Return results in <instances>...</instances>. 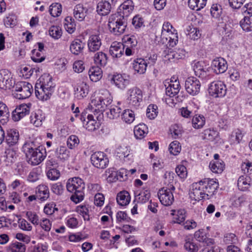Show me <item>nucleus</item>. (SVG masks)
I'll use <instances>...</instances> for the list:
<instances>
[{"instance_id":"obj_58","label":"nucleus","mask_w":252,"mask_h":252,"mask_svg":"<svg viewBox=\"0 0 252 252\" xmlns=\"http://www.w3.org/2000/svg\"><path fill=\"white\" fill-rule=\"evenodd\" d=\"M48 178L51 180L55 181L58 180L60 177V172L56 168H52L48 170L46 172Z\"/></svg>"},{"instance_id":"obj_50","label":"nucleus","mask_w":252,"mask_h":252,"mask_svg":"<svg viewBox=\"0 0 252 252\" xmlns=\"http://www.w3.org/2000/svg\"><path fill=\"white\" fill-rule=\"evenodd\" d=\"M134 9V6L133 5V2L131 0H128L125 1L120 6V10H123V15L126 16L127 18V16L130 13H131Z\"/></svg>"},{"instance_id":"obj_62","label":"nucleus","mask_w":252,"mask_h":252,"mask_svg":"<svg viewBox=\"0 0 252 252\" xmlns=\"http://www.w3.org/2000/svg\"><path fill=\"white\" fill-rule=\"evenodd\" d=\"M121 109L118 106H115L109 110V112H107L108 117L111 119L118 118L120 116Z\"/></svg>"},{"instance_id":"obj_39","label":"nucleus","mask_w":252,"mask_h":252,"mask_svg":"<svg viewBox=\"0 0 252 252\" xmlns=\"http://www.w3.org/2000/svg\"><path fill=\"white\" fill-rule=\"evenodd\" d=\"M150 197V192L148 190H143L139 192L135 193V199L139 203L146 202Z\"/></svg>"},{"instance_id":"obj_10","label":"nucleus","mask_w":252,"mask_h":252,"mask_svg":"<svg viewBox=\"0 0 252 252\" xmlns=\"http://www.w3.org/2000/svg\"><path fill=\"white\" fill-rule=\"evenodd\" d=\"M185 86L188 93L192 95H195L200 92L201 84L196 78L189 77L186 79Z\"/></svg>"},{"instance_id":"obj_36","label":"nucleus","mask_w":252,"mask_h":252,"mask_svg":"<svg viewBox=\"0 0 252 252\" xmlns=\"http://www.w3.org/2000/svg\"><path fill=\"white\" fill-rule=\"evenodd\" d=\"M148 131V128L144 124H139L136 126L134 129L135 137L139 139H141L147 135Z\"/></svg>"},{"instance_id":"obj_30","label":"nucleus","mask_w":252,"mask_h":252,"mask_svg":"<svg viewBox=\"0 0 252 252\" xmlns=\"http://www.w3.org/2000/svg\"><path fill=\"white\" fill-rule=\"evenodd\" d=\"M37 197L41 200H45L49 197V190L47 186L45 185H40L36 190Z\"/></svg>"},{"instance_id":"obj_1","label":"nucleus","mask_w":252,"mask_h":252,"mask_svg":"<svg viewBox=\"0 0 252 252\" xmlns=\"http://www.w3.org/2000/svg\"><path fill=\"white\" fill-rule=\"evenodd\" d=\"M22 151L26 154L28 162L32 165L40 164L47 155L46 150L43 146L36 147L32 141L26 142L23 146Z\"/></svg>"},{"instance_id":"obj_61","label":"nucleus","mask_w":252,"mask_h":252,"mask_svg":"<svg viewBox=\"0 0 252 252\" xmlns=\"http://www.w3.org/2000/svg\"><path fill=\"white\" fill-rule=\"evenodd\" d=\"M26 216L33 225H37L39 224V217L35 212L28 211L26 212Z\"/></svg>"},{"instance_id":"obj_12","label":"nucleus","mask_w":252,"mask_h":252,"mask_svg":"<svg viewBox=\"0 0 252 252\" xmlns=\"http://www.w3.org/2000/svg\"><path fill=\"white\" fill-rule=\"evenodd\" d=\"M204 189H203L200 182L194 183L192 185V189L189 192L190 197L195 201L201 199H207L205 197Z\"/></svg>"},{"instance_id":"obj_17","label":"nucleus","mask_w":252,"mask_h":252,"mask_svg":"<svg viewBox=\"0 0 252 252\" xmlns=\"http://www.w3.org/2000/svg\"><path fill=\"white\" fill-rule=\"evenodd\" d=\"M211 66L217 74L224 73L227 69L226 61L222 58H216L213 60Z\"/></svg>"},{"instance_id":"obj_6","label":"nucleus","mask_w":252,"mask_h":252,"mask_svg":"<svg viewBox=\"0 0 252 252\" xmlns=\"http://www.w3.org/2000/svg\"><path fill=\"white\" fill-rule=\"evenodd\" d=\"M91 160L94 167L99 169L105 168L109 163L107 155L102 152H96L93 154L91 157Z\"/></svg>"},{"instance_id":"obj_56","label":"nucleus","mask_w":252,"mask_h":252,"mask_svg":"<svg viewBox=\"0 0 252 252\" xmlns=\"http://www.w3.org/2000/svg\"><path fill=\"white\" fill-rule=\"evenodd\" d=\"M158 106L156 105L150 104L147 109L146 115L151 120L154 119L158 115Z\"/></svg>"},{"instance_id":"obj_5","label":"nucleus","mask_w":252,"mask_h":252,"mask_svg":"<svg viewBox=\"0 0 252 252\" xmlns=\"http://www.w3.org/2000/svg\"><path fill=\"white\" fill-rule=\"evenodd\" d=\"M126 95V100L129 106H138L143 99L142 91L136 87L129 89L127 91Z\"/></svg>"},{"instance_id":"obj_52","label":"nucleus","mask_w":252,"mask_h":252,"mask_svg":"<svg viewBox=\"0 0 252 252\" xmlns=\"http://www.w3.org/2000/svg\"><path fill=\"white\" fill-rule=\"evenodd\" d=\"M224 165L222 162L218 160L212 161L209 164V167L211 170L215 173H221L224 169Z\"/></svg>"},{"instance_id":"obj_45","label":"nucleus","mask_w":252,"mask_h":252,"mask_svg":"<svg viewBox=\"0 0 252 252\" xmlns=\"http://www.w3.org/2000/svg\"><path fill=\"white\" fill-rule=\"evenodd\" d=\"M55 153L56 157L61 160H65L69 157L70 152L65 146H60L58 147Z\"/></svg>"},{"instance_id":"obj_13","label":"nucleus","mask_w":252,"mask_h":252,"mask_svg":"<svg viewBox=\"0 0 252 252\" xmlns=\"http://www.w3.org/2000/svg\"><path fill=\"white\" fill-rule=\"evenodd\" d=\"M89 93V86L84 81L79 80L74 86V95L78 99L87 96Z\"/></svg>"},{"instance_id":"obj_41","label":"nucleus","mask_w":252,"mask_h":252,"mask_svg":"<svg viewBox=\"0 0 252 252\" xmlns=\"http://www.w3.org/2000/svg\"><path fill=\"white\" fill-rule=\"evenodd\" d=\"M242 131L239 129L234 130L229 137L230 144H237L240 143L243 137Z\"/></svg>"},{"instance_id":"obj_48","label":"nucleus","mask_w":252,"mask_h":252,"mask_svg":"<svg viewBox=\"0 0 252 252\" xmlns=\"http://www.w3.org/2000/svg\"><path fill=\"white\" fill-rule=\"evenodd\" d=\"M121 118L126 123L131 124L135 119L134 112L130 109H126L122 113Z\"/></svg>"},{"instance_id":"obj_35","label":"nucleus","mask_w":252,"mask_h":252,"mask_svg":"<svg viewBox=\"0 0 252 252\" xmlns=\"http://www.w3.org/2000/svg\"><path fill=\"white\" fill-rule=\"evenodd\" d=\"M101 100V107L102 111H104L105 108L110 105L112 101V98L109 92L106 90H102L100 92Z\"/></svg>"},{"instance_id":"obj_7","label":"nucleus","mask_w":252,"mask_h":252,"mask_svg":"<svg viewBox=\"0 0 252 252\" xmlns=\"http://www.w3.org/2000/svg\"><path fill=\"white\" fill-rule=\"evenodd\" d=\"M15 80L11 72L7 69L0 70V88L3 90L11 89L15 84Z\"/></svg>"},{"instance_id":"obj_8","label":"nucleus","mask_w":252,"mask_h":252,"mask_svg":"<svg viewBox=\"0 0 252 252\" xmlns=\"http://www.w3.org/2000/svg\"><path fill=\"white\" fill-rule=\"evenodd\" d=\"M200 182L203 189H204L205 197H207V199H209L218 188V182L213 179H205Z\"/></svg>"},{"instance_id":"obj_11","label":"nucleus","mask_w":252,"mask_h":252,"mask_svg":"<svg viewBox=\"0 0 252 252\" xmlns=\"http://www.w3.org/2000/svg\"><path fill=\"white\" fill-rule=\"evenodd\" d=\"M31 106L32 104L29 103L22 104L17 107L12 113L13 120L15 122L19 121L26 115H29Z\"/></svg>"},{"instance_id":"obj_46","label":"nucleus","mask_w":252,"mask_h":252,"mask_svg":"<svg viewBox=\"0 0 252 252\" xmlns=\"http://www.w3.org/2000/svg\"><path fill=\"white\" fill-rule=\"evenodd\" d=\"M207 0H189L188 5L190 9L198 11L206 5Z\"/></svg>"},{"instance_id":"obj_26","label":"nucleus","mask_w":252,"mask_h":252,"mask_svg":"<svg viewBox=\"0 0 252 252\" xmlns=\"http://www.w3.org/2000/svg\"><path fill=\"white\" fill-rule=\"evenodd\" d=\"M124 47L120 43L113 42L110 47V53L114 58H120L124 52Z\"/></svg>"},{"instance_id":"obj_21","label":"nucleus","mask_w":252,"mask_h":252,"mask_svg":"<svg viewBox=\"0 0 252 252\" xmlns=\"http://www.w3.org/2000/svg\"><path fill=\"white\" fill-rule=\"evenodd\" d=\"M88 10V8L83 4H77L73 9L74 17L79 21H83L87 16Z\"/></svg>"},{"instance_id":"obj_25","label":"nucleus","mask_w":252,"mask_h":252,"mask_svg":"<svg viewBox=\"0 0 252 252\" xmlns=\"http://www.w3.org/2000/svg\"><path fill=\"white\" fill-rule=\"evenodd\" d=\"M84 46L85 44L81 40L75 39L70 45V51L73 54L78 55L83 51Z\"/></svg>"},{"instance_id":"obj_2","label":"nucleus","mask_w":252,"mask_h":252,"mask_svg":"<svg viewBox=\"0 0 252 252\" xmlns=\"http://www.w3.org/2000/svg\"><path fill=\"white\" fill-rule=\"evenodd\" d=\"M85 187L83 181L80 178L74 177L68 180L66 187L69 192L73 193L70 198L72 201L78 203L83 200Z\"/></svg>"},{"instance_id":"obj_32","label":"nucleus","mask_w":252,"mask_h":252,"mask_svg":"<svg viewBox=\"0 0 252 252\" xmlns=\"http://www.w3.org/2000/svg\"><path fill=\"white\" fill-rule=\"evenodd\" d=\"M108 57L107 55L102 52H97L94 56V61L97 66H104L107 63Z\"/></svg>"},{"instance_id":"obj_54","label":"nucleus","mask_w":252,"mask_h":252,"mask_svg":"<svg viewBox=\"0 0 252 252\" xmlns=\"http://www.w3.org/2000/svg\"><path fill=\"white\" fill-rule=\"evenodd\" d=\"M173 30L175 29H174L169 22H165L162 26L161 33V38L165 39L166 41L168 40V37H167V35L172 32Z\"/></svg>"},{"instance_id":"obj_4","label":"nucleus","mask_w":252,"mask_h":252,"mask_svg":"<svg viewBox=\"0 0 252 252\" xmlns=\"http://www.w3.org/2000/svg\"><path fill=\"white\" fill-rule=\"evenodd\" d=\"M12 88L14 89L16 92L15 96L19 99L28 98L33 92L32 85L25 81L15 83L14 86Z\"/></svg>"},{"instance_id":"obj_31","label":"nucleus","mask_w":252,"mask_h":252,"mask_svg":"<svg viewBox=\"0 0 252 252\" xmlns=\"http://www.w3.org/2000/svg\"><path fill=\"white\" fill-rule=\"evenodd\" d=\"M10 114L8 108L5 104L0 101V123L4 125L9 120Z\"/></svg>"},{"instance_id":"obj_24","label":"nucleus","mask_w":252,"mask_h":252,"mask_svg":"<svg viewBox=\"0 0 252 252\" xmlns=\"http://www.w3.org/2000/svg\"><path fill=\"white\" fill-rule=\"evenodd\" d=\"M45 118V115L42 111L38 109L32 113L30 117L31 122L35 126H39L42 125Z\"/></svg>"},{"instance_id":"obj_55","label":"nucleus","mask_w":252,"mask_h":252,"mask_svg":"<svg viewBox=\"0 0 252 252\" xmlns=\"http://www.w3.org/2000/svg\"><path fill=\"white\" fill-rule=\"evenodd\" d=\"M49 35L55 39H58L62 35V31L59 26H53L49 30Z\"/></svg>"},{"instance_id":"obj_15","label":"nucleus","mask_w":252,"mask_h":252,"mask_svg":"<svg viewBox=\"0 0 252 252\" xmlns=\"http://www.w3.org/2000/svg\"><path fill=\"white\" fill-rule=\"evenodd\" d=\"M117 0H101L97 5L96 11L98 14L102 16L108 15L111 11L112 6Z\"/></svg>"},{"instance_id":"obj_29","label":"nucleus","mask_w":252,"mask_h":252,"mask_svg":"<svg viewBox=\"0 0 252 252\" xmlns=\"http://www.w3.org/2000/svg\"><path fill=\"white\" fill-rule=\"evenodd\" d=\"M251 186V178L247 175L239 177L237 182L238 189L243 191L248 189Z\"/></svg>"},{"instance_id":"obj_37","label":"nucleus","mask_w":252,"mask_h":252,"mask_svg":"<svg viewBox=\"0 0 252 252\" xmlns=\"http://www.w3.org/2000/svg\"><path fill=\"white\" fill-rule=\"evenodd\" d=\"M137 43V42L134 37H128L126 41L127 45L125 46H126L125 50V54L126 56H129L134 53L135 50L133 47L136 45Z\"/></svg>"},{"instance_id":"obj_9","label":"nucleus","mask_w":252,"mask_h":252,"mask_svg":"<svg viewBox=\"0 0 252 252\" xmlns=\"http://www.w3.org/2000/svg\"><path fill=\"white\" fill-rule=\"evenodd\" d=\"M209 93L214 97L224 96L226 93L225 84L221 81H216L211 83L209 88Z\"/></svg>"},{"instance_id":"obj_14","label":"nucleus","mask_w":252,"mask_h":252,"mask_svg":"<svg viewBox=\"0 0 252 252\" xmlns=\"http://www.w3.org/2000/svg\"><path fill=\"white\" fill-rule=\"evenodd\" d=\"M158 196L161 203L164 206L171 205L174 200L172 192L165 189V187L159 190Z\"/></svg>"},{"instance_id":"obj_20","label":"nucleus","mask_w":252,"mask_h":252,"mask_svg":"<svg viewBox=\"0 0 252 252\" xmlns=\"http://www.w3.org/2000/svg\"><path fill=\"white\" fill-rule=\"evenodd\" d=\"M112 81L115 85L119 89L124 90L129 84V80L126 75H114Z\"/></svg>"},{"instance_id":"obj_53","label":"nucleus","mask_w":252,"mask_h":252,"mask_svg":"<svg viewBox=\"0 0 252 252\" xmlns=\"http://www.w3.org/2000/svg\"><path fill=\"white\" fill-rule=\"evenodd\" d=\"M49 11L52 16L57 17L59 16L62 11V6L60 3H52L49 7Z\"/></svg>"},{"instance_id":"obj_57","label":"nucleus","mask_w":252,"mask_h":252,"mask_svg":"<svg viewBox=\"0 0 252 252\" xmlns=\"http://www.w3.org/2000/svg\"><path fill=\"white\" fill-rule=\"evenodd\" d=\"M181 146L178 141L171 142L169 146V151L173 155H177L181 151Z\"/></svg>"},{"instance_id":"obj_51","label":"nucleus","mask_w":252,"mask_h":252,"mask_svg":"<svg viewBox=\"0 0 252 252\" xmlns=\"http://www.w3.org/2000/svg\"><path fill=\"white\" fill-rule=\"evenodd\" d=\"M242 29L246 32L252 31V19L250 16H245L240 22Z\"/></svg>"},{"instance_id":"obj_23","label":"nucleus","mask_w":252,"mask_h":252,"mask_svg":"<svg viewBox=\"0 0 252 252\" xmlns=\"http://www.w3.org/2000/svg\"><path fill=\"white\" fill-rule=\"evenodd\" d=\"M53 93L47 91L44 87L39 84H36L35 86V94L36 97L41 100L48 99Z\"/></svg>"},{"instance_id":"obj_19","label":"nucleus","mask_w":252,"mask_h":252,"mask_svg":"<svg viewBox=\"0 0 252 252\" xmlns=\"http://www.w3.org/2000/svg\"><path fill=\"white\" fill-rule=\"evenodd\" d=\"M203 64V63L201 62H198L195 63L193 65L194 73L196 76L202 79H209L211 78L209 71L207 68L204 67Z\"/></svg>"},{"instance_id":"obj_47","label":"nucleus","mask_w":252,"mask_h":252,"mask_svg":"<svg viewBox=\"0 0 252 252\" xmlns=\"http://www.w3.org/2000/svg\"><path fill=\"white\" fill-rule=\"evenodd\" d=\"M205 124V118L202 115L196 114L192 119V126L196 129L202 128Z\"/></svg>"},{"instance_id":"obj_49","label":"nucleus","mask_w":252,"mask_h":252,"mask_svg":"<svg viewBox=\"0 0 252 252\" xmlns=\"http://www.w3.org/2000/svg\"><path fill=\"white\" fill-rule=\"evenodd\" d=\"M18 147H12L6 149L5 151L6 158L7 161L9 163H13L17 158Z\"/></svg>"},{"instance_id":"obj_18","label":"nucleus","mask_w":252,"mask_h":252,"mask_svg":"<svg viewBox=\"0 0 252 252\" xmlns=\"http://www.w3.org/2000/svg\"><path fill=\"white\" fill-rule=\"evenodd\" d=\"M87 44L90 52H95L98 51L102 44L100 35H91L89 37Z\"/></svg>"},{"instance_id":"obj_28","label":"nucleus","mask_w":252,"mask_h":252,"mask_svg":"<svg viewBox=\"0 0 252 252\" xmlns=\"http://www.w3.org/2000/svg\"><path fill=\"white\" fill-rule=\"evenodd\" d=\"M133 68L139 74H144L147 68L146 63L144 59L139 58L135 60L133 63Z\"/></svg>"},{"instance_id":"obj_40","label":"nucleus","mask_w":252,"mask_h":252,"mask_svg":"<svg viewBox=\"0 0 252 252\" xmlns=\"http://www.w3.org/2000/svg\"><path fill=\"white\" fill-rule=\"evenodd\" d=\"M87 121L84 123V127L89 131H94L98 127V123H97L94 119L92 115L89 114L87 117Z\"/></svg>"},{"instance_id":"obj_27","label":"nucleus","mask_w":252,"mask_h":252,"mask_svg":"<svg viewBox=\"0 0 252 252\" xmlns=\"http://www.w3.org/2000/svg\"><path fill=\"white\" fill-rule=\"evenodd\" d=\"M180 85L179 81L175 80L171 81L169 86L166 88L165 93L166 95L171 97L177 94L180 90Z\"/></svg>"},{"instance_id":"obj_22","label":"nucleus","mask_w":252,"mask_h":252,"mask_svg":"<svg viewBox=\"0 0 252 252\" xmlns=\"http://www.w3.org/2000/svg\"><path fill=\"white\" fill-rule=\"evenodd\" d=\"M200 136L203 140L213 141L219 136V132L214 128H207L200 133Z\"/></svg>"},{"instance_id":"obj_60","label":"nucleus","mask_w":252,"mask_h":252,"mask_svg":"<svg viewBox=\"0 0 252 252\" xmlns=\"http://www.w3.org/2000/svg\"><path fill=\"white\" fill-rule=\"evenodd\" d=\"M79 139L77 136L71 135L67 139V145L69 149H73L79 145Z\"/></svg>"},{"instance_id":"obj_43","label":"nucleus","mask_w":252,"mask_h":252,"mask_svg":"<svg viewBox=\"0 0 252 252\" xmlns=\"http://www.w3.org/2000/svg\"><path fill=\"white\" fill-rule=\"evenodd\" d=\"M102 99V98H101L100 93L99 92L94 98L92 99L90 104L89 107H90L91 108V109L93 111L96 112L98 111L99 112H102V108L101 105Z\"/></svg>"},{"instance_id":"obj_16","label":"nucleus","mask_w":252,"mask_h":252,"mask_svg":"<svg viewBox=\"0 0 252 252\" xmlns=\"http://www.w3.org/2000/svg\"><path fill=\"white\" fill-rule=\"evenodd\" d=\"M4 139L6 144L10 147H16L19 139V132L15 129H10L7 131Z\"/></svg>"},{"instance_id":"obj_34","label":"nucleus","mask_w":252,"mask_h":252,"mask_svg":"<svg viewBox=\"0 0 252 252\" xmlns=\"http://www.w3.org/2000/svg\"><path fill=\"white\" fill-rule=\"evenodd\" d=\"M116 199L119 205L124 206L129 203L130 196L127 191H121L117 194Z\"/></svg>"},{"instance_id":"obj_42","label":"nucleus","mask_w":252,"mask_h":252,"mask_svg":"<svg viewBox=\"0 0 252 252\" xmlns=\"http://www.w3.org/2000/svg\"><path fill=\"white\" fill-rule=\"evenodd\" d=\"M26 249V246L18 242L11 243L7 248V252H25Z\"/></svg>"},{"instance_id":"obj_59","label":"nucleus","mask_w":252,"mask_h":252,"mask_svg":"<svg viewBox=\"0 0 252 252\" xmlns=\"http://www.w3.org/2000/svg\"><path fill=\"white\" fill-rule=\"evenodd\" d=\"M184 51L178 50V51H172L167 55L168 60H179L185 57Z\"/></svg>"},{"instance_id":"obj_63","label":"nucleus","mask_w":252,"mask_h":252,"mask_svg":"<svg viewBox=\"0 0 252 252\" xmlns=\"http://www.w3.org/2000/svg\"><path fill=\"white\" fill-rule=\"evenodd\" d=\"M184 248L189 252H197L198 251V246L189 239L186 240Z\"/></svg>"},{"instance_id":"obj_64","label":"nucleus","mask_w":252,"mask_h":252,"mask_svg":"<svg viewBox=\"0 0 252 252\" xmlns=\"http://www.w3.org/2000/svg\"><path fill=\"white\" fill-rule=\"evenodd\" d=\"M210 12L213 17L216 19L219 18L222 12L221 6L217 4H213L210 10Z\"/></svg>"},{"instance_id":"obj_38","label":"nucleus","mask_w":252,"mask_h":252,"mask_svg":"<svg viewBox=\"0 0 252 252\" xmlns=\"http://www.w3.org/2000/svg\"><path fill=\"white\" fill-rule=\"evenodd\" d=\"M39 85L44 87L47 91L53 93L54 92V86L52 81V78L49 76H44L40 78Z\"/></svg>"},{"instance_id":"obj_3","label":"nucleus","mask_w":252,"mask_h":252,"mask_svg":"<svg viewBox=\"0 0 252 252\" xmlns=\"http://www.w3.org/2000/svg\"><path fill=\"white\" fill-rule=\"evenodd\" d=\"M118 12L110 15L108 20V28L110 32L115 35L123 34L127 27V19L126 16Z\"/></svg>"},{"instance_id":"obj_33","label":"nucleus","mask_w":252,"mask_h":252,"mask_svg":"<svg viewBox=\"0 0 252 252\" xmlns=\"http://www.w3.org/2000/svg\"><path fill=\"white\" fill-rule=\"evenodd\" d=\"M171 212V215L174 216L172 220L173 223L180 224L185 220L186 218V211L184 209H179L177 211L172 210Z\"/></svg>"},{"instance_id":"obj_44","label":"nucleus","mask_w":252,"mask_h":252,"mask_svg":"<svg viewBox=\"0 0 252 252\" xmlns=\"http://www.w3.org/2000/svg\"><path fill=\"white\" fill-rule=\"evenodd\" d=\"M90 79L93 82H97L102 77V70L98 66L93 67L89 71Z\"/></svg>"}]
</instances>
